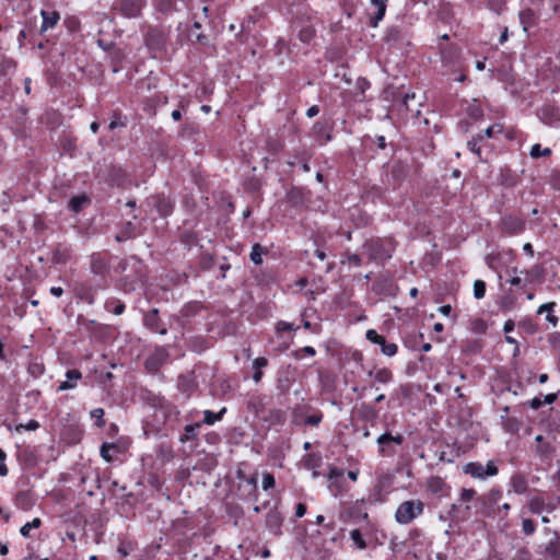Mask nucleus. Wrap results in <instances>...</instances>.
Segmentation results:
<instances>
[{
  "label": "nucleus",
  "instance_id": "f257e3e1",
  "mask_svg": "<svg viewBox=\"0 0 560 560\" xmlns=\"http://www.w3.org/2000/svg\"><path fill=\"white\" fill-rule=\"evenodd\" d=\"M364 252L373 261H383L392 257L395 245L390 240H371L363 245Z\"/></svg>",
  "mask_w": 560,
  "mask_h": 560
},
{
  "label": "nucleus",
  "instance_id": "f03ea898",
  "mask_svg": "<svg viewBox=\"0 0 560 560\" xmlns=\"http://www.w3.org/2000/svg\"><path fill=\"white\" fill-rule=\"evenodd\" d=\"M424 504L420 500H409L400 503L395 512L398 524L407 525L423 513Z\"/></svg>",
  "mask_w": 560,
  "mask_h": 560
},
{
  "label": "nucleus",
  "instance_id": "7ed1b4c3",
  "mask_svg": "<svg viewBox=\"0 0 560 560\" xmlns=\"http://www.w3.org/2000/svg\"><path fill=\"white\" fill-rule=\"evenodd\" d=\"M404 442L401 434L393 435L388 432L383 433L376 440L378 453L382 456H393L395 454L394 445H400Z\"/></svg>",
  "mask_w": 560,
  "mask_h": 560
},
{
  "label": "nucleus",
  "instance_id": "20e7f679",
  "mask_svg": "<svg viewBox=\"0 0 560 560\" xmlns=\"http://www.w3.org/2000/svg\"><path fill=\"white\" fill-rule=\"evenodd\" d=\"M464 471L474 478L485 479L486 477L495 476L498 468L493 462H488L486 466L480 463H468L464 467Z\"/></svg>",
  "mask_w": 560,
  "mask_h": 560
},
{
  "label": "nucleus",
  "instance_id": "39448f33",
  "mask_svg": "<svg viewBox=\"0 0 560 560\" xmlns=\"http://www.w3.org/2000/svg\"><path fill=\"white\" fill-rule=\"evenodd\" d=\"M477 492L474 489H462L457 503L452 505L453 509H460L465 516H470L471 503L476 500Z\"/></svg>",
  "mask_w": 560,
  "mask_h": 560
},
{
  "label": "nucleus",
  "instance_id": "423d86ee",
  "mask_svg": "<svg viewBox=\"0 0 560 560\" xmlns=\"http://www.w3.org/2000/svg\"><path fill=\"white\" fill-rule=\"evenodd\" d=\"M102 289L101 284H97L96 287L89 285L88 283H80L78 284L75 291L77 296L86 302L88 304L92 305L95 302L96 292Z\"/></svg>",
  "mask_w": 560,
  "mask_h": 560
},
{
  "label": "nucleus",
  "instance_id": "0eeeda50",
  "mask_svg": "<svg viewBox=\"0 0 560 560\" xmlns=\"http://www.w3.org/2000/svg\"><path fill=\"white\" fill-rule=\"evenodd\" d=\"M168 353L164 348H158L147 360L145 368L154 372L167 360Z\"/></svg>",
  "mask_w": 560,
  "mask_h": 560
},
{
  "label": "nucleus",
  "instance_id": "6e6552de",
  "mask_svg": "<svg viewBox=\"0 0 560 560\" xmlns=\"http://www.w3.org/2000/svg\"><path fill=\"white\" fill-rule=\"evenodd\" d=\"M145 44L152 50H160L165 44V36L161 31L150 30L145 35Z\"/></svg>",
  "mask_w": 560,
  "mask_h": 560
},
{
  "label": "nucleus",
  "instance_id": "1a4fd4ad",
  "mask_svg": "<svg viewBox=\"0 0 560 560\" xmlns=\"http://www.w3.org/2000/svg\"><path fill=\"white\" fill-rule=\"evenodd\" d=\"M502 226L508 234H518L524 230L525 223L523 220L515 217H506L502 220Z\"/></svg>",
  "mask_w": 560,
  "mask_h": 560
},
{
  "label": "nucleus",
  "instance_id": "9d476101",
  "mask_svg": "<svg viewBox=\"0 0 560 560\" xmlns=\"http://www.w3.org/2000/svg\"><path fill=\"white\" fill-rule=\"evenodd\" d=\"M142 8L141 0H121L120 10L127 18H136Z\"/></svg>",
  "mask_w": 560,
  "mask_h": 560
},
{
  "label": "nucleus",
  "instance_id": "9b49d317",
  "mask_svg": "<svg viewBox=\"0 0 560 560\" xmlns=\"http://www.w3.org/2000/svg\"><path fill=\"white\" fill-rule=\"evenodd\" d=\"M66 377L67 380L61 382L58 386V390L60 392L74 388L77 386V382L81 380L82 373L77 369L68 370L66 372Z\"/></svg>",
  "mask_w": 560,
  "mask_h": 560
},
{
  "label": "nucleus",
  "instance_id": "f8f14e48",
  "mask_svg": "<svg viewBox=\"0 0 560 560\" xmlns=\"http://www.w3.org/2000/svg\"><path fill=\"white\" fill-rule=\"evenodd\" d=\"M547 560H560V535L555 533V538L550 539L545 549Z\"/></svg>",
  "mask_w": 560,
  "mask_h": 560
},
{
  "label": "nucleus",
  "instance_id": "ddd939ff",
  "mask_svg": "<svg viewBox=\"0 0 560 560\" xmlns=\"http://www.w3.org/2000/svg\"><path fill=\"white\" fill-rule=\"evenodd\" d=\"M43 18V23L40 26V32L44 33L48 31L49 28H52L58 23L60 15L56 11H45L42 10L40 12Z\"/></svg>",
  "mask_w": 560,
  "mask_h": 560
},
{
  "label": "nucleus",
  "instance_id": "4468645a",
  "mask_svg": "<svg viewBox=\"0 0 560 560\" xmlns=\"http://www.w3.org/2000/svg\"><path fill=\"white\" fill-rule=\"evenodd\" d=\"M90 268L93 273L101 276L108 271V264L100 254H93Z\"/></svg>",
  "mask_w": 560,
  "mask_h": 560
},
{
  "label": "nucleus",
  "instance_id": "2eb2a0df",
  "mask_svg": "<svg viewBox=\"0 0 560 560\" xmlns=\"http://www.w3.org/2000/svg\"><path fill=\"white\" fill-rule=\"evenodd\" d=\"M370 1H371V4L377 9L375 15L372 18V21H371V25L373 27H376L378 25V22L382 21L385 15L388 0H370Z\"/></svg>",
  "mask_w": 560,
  "mask_h": 560
},
{
  "label": "nucleus",
  "instance_id": "dca6fc26",
  "mask_svg": "<svg viewBox=\"0 0 560 560\" xmlns=\"http://www.w3.org/2000/svg\"><path fill=\"white\" fill-rule=\"evenodd\" d=\"M120 452V447L115 443H103L100 451L102 458L107 463H112L114 455Z\"/></svg>",
  "mask_w": 560,
  "mask_h": 560
},
{
  "label": "nucleus",
  "instance_id": "f3484780",
  "mask_svg": "<svg viewBox=\"0 0 560 560\" xmlns=\"http://www.w3.org/2000/svg\"><path fill=\"white\" fill-rule=\"evenodd\" d=\"M427 486L428 490L433 494L443 495L445 493L446 483L441 477H431Z\"/></svg>",
  "mask_w": 560,
  "mask_h": 560
},
{
  "label": "nucleus",
  "instance_id": "a211bd4d",
  "mask_svg": "<svg viewBox=\"0 0 560 560\" xmlns=\"http://www.w3.org/2000/svg\"><path fill=\"white\" fill-rule=\"evenodd\" d=\"M511 491L517 494H524L527 491V480L522 475H514L511 478Z\"/></svg>",
  "mask_w": 560,
  "mask_h": 560
},
{
  "label": "nucleus",
  "instance_id": "6ab92c4d",
  "mask_svg": "<svg viewBox=\"0 0 560 560\" xmlns=\"http://www.w3.org/2000/svg\"><path fill=\"white\" fill-rule=\"evenodd\" d=\"M527 508L533 514H540L545 511L546 501L539 495H534L528 499Z\"/></svg>",
  "mask_w": 560,
  "mask_h": 560
},
{
  "label": "nucleus",
  "instance_id": "aec40b11",
  "mask_svg": "<svg viewBox=\"0 0 560 560\" xmlns=\"http://www.w3.org/2000/svg\"><path fill=\"white\" fill-rule=\"evenodd\" d=\"M390 174L394 179L400 182L408 175V165L402 162H397L392 166Z\"/></svg>",
  "mask_w": 560,
  "mask_h": 560
},
{
  "label": "nucleus",
  "instance_id": "412c9836",
  "mask_svg": "<svg viewBox=\"0 0 560 560\" xmlns=\"http://www.w3.org/2000/svg\"><path fill=\"white\" fill-rule=\"evenodd\" d=\"M225 412H226L225 407H223L219 412H213L211 410H205L203 411V423H206L208 425H212L217 421H220Z\"/></svg>",
  "mask_w": 560,
  "mask_h": 560
},
{
  "label": "nucleus",
  "instance_id": "4be33fe9",
  "mask_svg": "<svg viewBox=\"0 0 560 560\" xmlns=\"http://www.w3.org/2000/svg\"><path fill=\"white\" fill-rule=\"evenodd\" d=\"M154 205L159 213L163 217H166L172 212V203L166 198H154Z\"/></svg>",
  "mask_w": 560,
  "mask_h": 560
},
{
  "label": "nucleus",
  "instance_id": "5701e85b",
  "mask_svg": "<svg viewBox=\"0 0 560 560\" xmlns=\"http://www.w3.org/2000/svg\"><path fill=\"white\" fill-rule=\"evenodd\" d=\"M520 22L523 26V30L525 32L528 31V28L534 23V12L530 9H526L520 12Z\"/></svg>",
  "mask_w": 560,
  "mask_h": 560
},
{
  "label": "nucleus",
  "instance_id": "b1692460",
  "mask_svg": "<svg viewBox=\"0 0 560 560\" xmlns=\"http://www.w3.org/2000/svg\"><path fill=\"white\" fill-rule=\"evenodd\" d=\"M86 202H88L86 196H84V195H82V196H74L69 201V208L73 212H79Z\"/></svg>",
  "mask_w": 560,
  "mask_h": 560
},
{
  "label": "nucleus",
  "instance_id": "393cba45",
  "mask_svg": "<svg viewBox=\"0 0 560 560\" xmlns=\"http://www.w3.org/2000/svg\"><path fill=\"white\" fill-rule=\"evenodd\" d=\"M42 524V521L39 518H34L32 522H27L26 524H24L21 529H20V533L23 537H28L30 536V532L32 529H35V528H38Z\"/></svg>",
  "mask_w": 560,
  "mask_h": 560
},
{
  "label": "nucleus",
  "instance_id": "a878e982",
  "mask_svg": "<svg viewBox=\"0 0 560 560\" xmlns=\"http://www.w3.org/2000/svg\"><path fill=\"white\" fill-rule=\"evenodd\" d=\"M536 451L541 458H548L555 452V447L550 443L545 442L538 445Z\"/></svg>",
  "mask_w": 560,
  "mask_h": 560
},
{
  "label": "nucleus",
  "instance_id": "bb28decb",
  "mask_svg": "<svg viewBox=\"0 0 560 560\" xmlns=\"http://www.w3.org/2000/svg\"><path fill=\"white\" fill-rule=\"evenodd\" d=\"M314 135L317 137H323V143H326L330 140L329 133L326 131V127L322 122H316L313 127Z\"/></svg>",
  "mask_w": 560,
  "mask_h": 560
},
{
  "label": "nucleus",
  "instance_id": "cd10ccee",
  "mask_svg": "<svg viewBox=\"0 0 560 560\" xmlns=\"http://www.w3.org/2000/svg\"><path fill=\"white\" fill-rule=\"evenodd\" d=\"M392 372L387 369H381L375 372L374 378L376 382L386 384L392 380Z\"/></svg>",
  "mask_w": 560,
  "mask_h": 560
},
{
  "label": "nucleus",
  "instance_id": "c85d7f7f",
  "mask_svg": "<svg viewBox=\"0 0 560 560\" xmlns=\"http://www.w3.org/2000/svg\"><path fill=\"white\" fill-rule=\"evenodd\" d=\"M551 150L549 148H541L540 144H534L530 149V156L534 159L540 158V156H548L550 155Z\"/></svg>",
  "mask_w": 560,
  "mask_h": 560
},
{
  "label": "nucleus",
  "instance_id": "c756f323",
  "mask_svg": "<svg viewBox=\"0 0 560 560\" xmlns=\"http://www.w3.org/2000/svg\"><path fill=\"white\" fill-rule=\"evenodd\" d=\"M522 532L526 536H532L536 532V524L532 518H524L522 521Z\"/></svg>",
  "mask_w": 560,
  "mask_h": 560
},
{
  "label": "nucleus",
  "instance_id": "7c9ffc66",
  "mask_svg": "<svg viewBox=\"0 0 560 560\" xmlns=\"http://www.w3.org/2000/svg\"><path fill=\"white\" fill-rule=\"evenodd\" d=\"M486 294V282L482 280H476L474 282V296L477 300L485 298Z\"/></svg>",
  "mask_w": 560,
  "mask_h": 560
},
{
  "label": "nucleus",
  "instance_id": "2f4dec72",
  "mask_svg": "<svg viewBox=\"0 0 560 560\" xmlns=\"http://www.w3.org/2000/svg\"><path fill=\"white\" fill-rule=\"evenodd\" d=\"M200 427L199 423H196V424H189V425H186L185 427V433L184 435L180 438V441L182 442H187V441H190L195 438L196 435V430Z\"/></svg>",
  "mask_w": 560,
  "mask_h": 560
},
{
  "label": "nucleus",
  "instance_id": "473e14b6",
  "mask_svg": "<svg viewBox=\"0 0 560 560\" xmlns=\"http://www.w3.org/2000/svg\"><path fill=\"white\" fill-rule=\"evenodd\" d=\"M261 256H262V248L260 247V245L259 244L253 245L252 252H250V260L255 265H260L262 261Z\"/></svg>",
  "mask_w": 560,
  "mask_h": 560
},
{
  "label": "nucleus",
  "instance_id": "72a5a7b5",
  "mask_svg": "<svg viewBox=\"0 0 560 560\" xmlns=\"http://www.w3.org/2000/svg\"><path fill=\"white\" fill-rule=\"evenodd\" d=\"M158 314L159 311L156 308H153L150 313H148L144 317V324L148 327L154 328L158 325Z\"/></svg>",
  "mask_w": 560,
  "mask_h": 560
},
{
  "label": "nucleus",
  "instance_id": "f704fd0d",
  "mask_svg": "<svg viewBox=\"0 0 560 560\" xmlns=\"http://www.w3.org/2000/svg\"><path fill=\"white\" fill-rule=\"evenodd\" d=\"M482 139H483V136L478 135L477 137L472 138V140L467 142L468 149L472 153L477 154L478 156H480V145H479V142L482 141Z\"/></svg>",
  "mask_w": 560,
  "mask_h": 560
},
{
  "label": "nucleus",
  "instance_id": "c9c22d12",
  "mask_svg": "<svg viewBox=\"0 0 560 560\" xmlns=\"http://www.w3.org/2000/svg\"><path fill=\"white\" fill-rule=\"evenodd\" d=\"M350 537L353 540V542L357 544L358 548L364 549L366 547V544L359 529L351 530Z\"/></svg>",
  "mask_w": 560,
  "mask_h": 560
},
{
  "label": "nucleus",
  "instance_id": "e433bc0d",
  "mask_svg": "<svg viewBox=\"0 0 560 560\" xmlns=\"http://www.w3.org/2000/svg\"><path fill=\"white\" fill-rule=\"evenodd\" d=\"M366 339L373 343L382 346L384 343L385 338L378 335L374 329H369L366 331Z\"/></svg>",
  "mask_w": 560,
  "mask_h": 560
},
{
  "label": "nucleus",
  "instance_id": "4c0bfd02",
  "mask_svg": "<svg viewBox=\"0 0 560 560\" xmlns=\"http://www.w3.org/2000/svg\"><path fill=\"white\" fill-rule=\"evenodd\" d=\"M315 354L316 350L311 346H305L294 352V357L299 360L302 359L303 355L314 357Z\"/></svg>",
  "mask_w": 560,
  "mask_h": 560
},
{
  "label": "nucleus",
  "instance_id": "58836bf2",
  "mask_svg": "<svg viewBox=\"0 0 560 560\" xmlns=\"http://www.w3.org/2000/svg\"><path fill=\"white\" fill-rule=\"evenodd\" d=\"M381 347L382 352L387 357H393L394 354H396L398 349L396 343L386 342V340H384V343Z\"/></svg>",
  "mask_w": 560,
  "mask_h": 560
},
{
  "label": "nucleus",
  "instance_id": "ea45409f",
  "mask_svg": "<svg viewBox=\"0 0 560 560\" xmlns=\"http://www.w3.org/2000/svg\"><path fill=\"white\" fill-rule=\"evenodd\" d=\"M91 417L96 419V425L102 428L105 425L104 410L102 408H95L91 411Z\"/></svg>",
  "mask_w": 560,
  "mask_h": 560
},
{
  "label": "nucleus",
  "instance_id": "a19ab883",
  "mask_svg": "<svg viewBox=\"0 0 560 560\" xmlns=\"http://www.w3.org/2000/svg\"><path fill=\"white\" fill-rule=\"evenodd\" d=\"M275 477L269 474V472H265L262 475V489L264 490H269V489H272L275 487Z\"/></svg>",
  "mask_w": 560,
  "mask_h": 560
},
{
  "label": "nucleus",
  "instance_id": "79ce46f5",
  "mask_svg": "<svg viewBox=\"0 0 560 560\" xmlns=\"http://www.w3.org/2000/svg\"><path fill=\"white\" fill-rule=\"evenodd\" d=\"M541 115L545 121H551L552 119L556 118L555 109L549 105L541 108Z\"/></svg>",
  "mask_w": 560,
  "mask_h": 560
},
{
  "label": "nucleus",
  "instance_id": "37998d69",
  "mask_svg": "<svg viewBox=\"0 0 560 560\" xmlns=\"http://www.w3.org/2000/svg\"><path fill=\"white\" fill-rule=\"evenodd\" d=\"M39 428V423L36 420H30L26 424L16 425L15 430L20 432L21 430L34 431Z\"/></svg>",
  "mask_w": 560,
  "mask_h": 560
},
{
  "label": "nucleus",
  "instance_id": "c03bdc74",
  "mask_svg": "<svg viewBox=\"0 0 560 560\" xmlns=\"http://www.w3.org/2000/svg\"><path fill=\"white\" fill-rule=\"evenodd\" d=\"M314 35V31L310 27H306L300 32V39L304 43H307Z\"/></svg>",
  "mask_w": 560,
  "mask_h": 560
},
{
  "label": "nucleus",
  "instance_id": "a18cd8bd",
  "mask_svg": "<svg viewBox=\"0 0 560 560\" xmlns=\"http://www.w3.org/2000/svg\"><path fill=\"white\" fill-rule=\"evenodd\" d=\"M501 498V491L498 489H491L488 493V501L490 503H498Z\"/></svg>",
  "mask_w": 560,
  "mask_h": 560
},
{
  "label": "nucleus",
  "instance_id": "49530a36",
  "mask_svg": "<svg viewBox=\"0 0 560 560\" xmlns=\"http://www.w3.org/2000/svg\"><path fill=\"white\" fill-rule=\"evenodd\" d=\"M502 128L500 125H492L485 130L483 138H491L495 132H501Z\"/></svg>",
  "mask_w": 560,
  "mask_h": 560
},
{
  "label": "nucleus",
  "instance_id": "de8ad7c7",
  "mask_svg": "<svg viewBox=\"0 0 560 560\" xmlns=\"http://www.w3.org/2000/svg\"><path fill=\"white\" fill-rule=\"evenodd\" d=\"M322 421V415H311L305 418V423L310 425H317Z\"/></svg>",
  "mask_w": 560,
  "mask_h": 560
},
{
  "label": "nucleus",
  "instance_id": "09e8293b",
  "mask_svg": "<svg viewBox=\"0 0 560 560\" xmlns=\"http://www.w3.org/2000/svg\"><path fill=\"white\" fill-rule=\"evenodd\" d=\"M342 475H343V470L342 469H339L337 467H332V468L329 469L328 479L334 480V479H337V478L341 477Z\"/></svg>",
  "mask_w": 560,
  "mask_h": 560
},
{
  "label": "nucleus",
  "instance_id": "8fccbe9b",
  "mask_svg": "<svg viewBox=\"0 0 560 560\" xmlns=\"http://www.w3.org/2000/svg\"><path fill=\"white\" fill-rule=\"evenodd\" d=\"M556 306V303L551 302V303H545L542 305L539 306L537 313L538 314H542L545 312L547 313H551V311L553 310V307Z\"/></svg>",
  "mask_w": 560,
  "mask_h": 560
},
{
  "label": "nucleus",
  "instance_id": "3c124183",
  "mask_svg": "<svg viewBox=\"0 0 560 560\" xmlns=\"http://www.w3.org/2000/svg\"><path fill=\"white\" fill-rule=\"evenodd\" d=\"M115 315H121L125 311V304L117 301L115 302V306L110 310Z\"/></svg>",
  "mask_w": 560,
  "mask_h": 560
},
{
  "label": "nucleus",
  "instance_id": "603ef678",
  "mask_svg": "<svg viewBox=\"0 0 560 560\" xmlns=\"http://www.w3.org/2000/svg\"><path fill=\"white\" fill-rule=\"evenodd\" d=\"M347 259L349 262L354 264L355 266H360L362 261L361 257L358 254H349Z\"/></svg>",
  "mask_w": 560,
  "mask_h": 560
},
{
  "label": "nucleus",
  "instance_id": "864d4df0",
  "mask_svg": "<svg viewBox=\"0 0 560 560\" xmlns=\"http://www.w3.org/2000/svg\"><path fill=\"white\" fill-rule=\"evenodd\" d=\"M293 329V325L290 324V323H287V322H279L277 324V330L278 331H283V330H292Z\"/></svg>",
  "mask_w": 560,
  "mask_h": 560
},
{
  "label": "nucleus",
  "instance_id": "5fc2aeb1",
  "mask_svg": "<svg viewBox=\"0 0 560 560\" xmlns=\"http://www.w3.org/2000/svg\"><path fill=\"white\" fill-rule=\"evenodd\" d=\"M267 363H268V362H267V359H266V358L260 357V358H257V359H255V360H254V362H253V366H254L255 369H260V368H262V366H266V365H267Z\"/></svg>",
  "mask_w": 560,
  "mask_h": 560
},
{
  "label": "nucleus",
  "instance_id": "6e6d98bb",
  "mask_svg": "<svg viewBox=\"0 0 560 560\" xmlns=\"http://www.w3.org/2000/svg\"><path fill=\"white\" fill-rule=\"evenodd\" d=\"M306 513V505L303 504V503H299L296 506H295V515L296 517H302L304 516Z\"/></svg>",
  "mask_w": 560,
  "mask_h": 560
},
{
  "label": "nucleus",
  "instance_id": "4d7b16f0",
  "mask_svg": "<svg viewBox=\"0 0 560 560\" xmlns=\"http://www.w3.org/2000/svg\"><path fill=\"white\" fill-rule=\"evenodd\" d=\"M542 406V400L538 397H535L529 400V407L532 409H539Z\"/></svg>",
  "mask_w": 560,
  "mask_h": 560
},
{
  "label": "nucleus",
  "instance_id": "13d9d810",
  "mask_svg": "<svg viewBox=\"0 0 560 560\" xmlns=\"http://www.w3.org/2000/svg\"><path fill=\"white\" fill-rule=\"evenodd\" d=\"M557 398H558L557 394H553V393L552 394H548V395L545 396L542 402H545L547 405H551V404H553L557 400Z\"/></svg>",
  "mask_w": 560,
  "mask_h": 560
},
{
  "label": "nucleus",
  "instance_id": "bf43d9fd",
  "mask_svg": "<svg viewBox=\"0 0 560 560\" xmlns=\"http://www.w3.org/2000/svg\"><path fill=\"white\" fill-rule=\"evenodd\" d=\"M514 322L509 319L504 323L503 330L505 334H509L514 330Z\"/></svg>",
  "mask_w": 560,
  "mask_h": 560
},
{
  "label": "nucleus",
  "instance_id": "052dcab7",
  "mask_svg": "<svg viewBox=\"0 0 560 560\" xmlns=\"http://www.w3.org/2000/svg\"><path fill=\"white\" fill-rule=\"evenodd\" d=\"M412 100H415V94H406L402 98V103L406 107V109L410 110V106H409V102H411Z\"/></svg>",
  "mask_w": 560,
  "mask_h": 560
},
{
  "label": "nucleus",
  "instance_id": "680f3d73",
  "mask_svg": "<svg viewBox=\"0 0 560 560\" xmlns=\"http://www.w3.org/2000/svg\"><path fill=\"white\" fill-rule=\"evenodd\" d=\"M318 113H319L318 106L313 105L307 109L306 115H307V117L312 118V117L316 116Z\"/></svg>",
  "mask_w": 560,
  "mask_h": 560
},
{
  "label": "nucleus",
  "instance_id": "e2e57ef3",
  "mask_svg": "<svg viewBox=\"0 0 560 560\" xmlns=\"http://www.w3.org/2000/svg\"><path fill=\"white\" fill-rule=\"evenodd\" d=\"M267 522L269 525L275 524V526L277 527L280 525V520L276 514L269 515Z\"/></svg>",
  "mask_w": 560,
  "mask_h": 560
},
{
  "label": "nucleus",
  "instance_id": "0e129e2a",
  "mask_svg": "<svg viewBox=\"0 0 560 560\" xmlns=\"http://www.w3.org/2000/svg\"><path fill=\"white\" fill-rule=\"evenodd\" d=\"M50 293H51L54 296L59 298V296H61V295H62L63 290H62V288H61V287H52V288H50Z\"/></svg>",
  "mask_w": 560,
  "mask_h": 560
},
{
  "label": "nucleus",
  "instance_id": "69168bd1",
  "mask_svg": "<svg viewBox=\"0 0 560 560\" xmlns=\"http://www.w3.org/2000/svg\"><path fill=\"white\" fill-rule=\"evenodd\" d=\"M440 313L447 316L450 315V313L452 312V307L451 305H442L440 308H439Z\"/></svg>",
  "mask_w": 560,
  "mask_h": 560
},
{
  "label": "nucleus",
  "instance_id": "338daca9",
  "mask_svg": "<svg viewBox=\"0 0 560 560\" xmlns=\"http://www.w3.org/2000/svg\"><path fill=\"white\" fill-rule=\"evenodd\" d=\"M546 320L549 322L552 326H556L558 324V317L550 313L547 314Z\"/></svg>",
  "mask_w": 560,
  "mask_h": 560
},
{
  "label": "nucleus",
  "instance_id": "774afa93",
  "mask_svg": "<svg viewBox=\"0 0 560 560\" xmlns=\"http://www.w3.org/2000/svg\"><path fill=\"white\" fill-rule=\"evenodd\" d=\"M520 273H525L526 276H538L539 271L538 268H533L532 270H521Z\"/></svg>",
  "mask_w": 560,
  "mask_h": 560
}]
</instances>
